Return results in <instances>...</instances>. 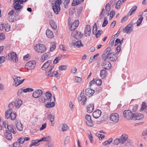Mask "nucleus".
<instances>
[{
    "instance_id": "obj_37",
    "label": "nucleus",
    "mask_w": 147,
    "mask_h": 147,
    "mask_svg": "<svg viewBox=\"0 0 147 147\" xmlns=\"http://www.w3.org/2000/svg\"><path fill=\"white\" fill-rule=\"evenodd\" d=\"M20 77H16V78H15L14 79V82L13 84V85H15L16 87L18 86V82L19 80H20Z\"/></svg>"
},
{
    "instance_id": "obj_35",
    "label": "nucleus",
    "mask_w": 147,
    "mask_h": 147,
    "mask_svg": "<svg viewBox=\"0 0 147 147\" xmlns=\"http://www.w3.org/2000/svg\"><path fill=\"white\" fill-rule=\"evenodd\" d=\"M137 8V7L136 5L133 6L128 12L127 15L131 16L133 13L136 10Z\"/></svg>"
},
{
    "instance_id": "obj_36",
    "label": "nucleus",
    "mask_w": 147,
    "mask_h": 147,
    "mask_svg": "<svg viewBox=\"0 0 147 147\" xmlns=\"http://www.w3.org/2000/svg\"><path fill=\"white\" fill-rule=\"evenodd\" d=\"M16 127L18 129L21 131L23 129V126L20 122H17L16 124Z\"/></svg>"
},
{
    "instance_id": "obj_11",
    "label": "nucleus",
    "mask_w": 147,
    "mask_h": 147,
    "mask_svg": "<svg viewBox=\"0 0 147 147\" xmlns=\"http://www.w3.org/2000/svg\"><path fill=\"white\" fill-rule=\"evenodd\" d=\"M85 119L87 120L86 122V125L90 127H92L93 126V124L92 123V121L91 119L90 116L88 114L86 115Z\"/></svg>"
},
{
    "instance_id": "obj_20",
    "label": "nucleus",
    "mask_w": 147,
    "mask_h": 147,
    "mask_svg": "<svg viewBox=\"0 0 147 147\" xmlns=\"http://www.w3.org/2000/svg\"><path fill=\"white\" fill-rule=\"evenodd\" d=\"M10 58L15 63H17L18 61V58L17 57V54L13 52H12L10 54Z\"/></svg>"
},
{
    "instance_id": "obj_21",
    "label": "nucleus",
    "mask_w": 147,
    "mask_h": 147,
    "mask_svg": "<svg viewBox=\"0 0 147 147\" xmlns=\"http://www.w3.org/2000/svg\"><path fill=\"white\" fill-rule=\"evenodd\" d=\"M128 138V136L125 134H122L121 136L120 140L121 141V144H123L125 143Z\"/></svg>"
},
{
    "instance_id": "obj_51",
    "label": "nucleus",
    "mask_w": 147,
    "mask_h": 147,
    "mask_svg": "<svg viewBox=\"0 0 147 147\" xmlns=\"http://www.w3.org/2000/svg\"><path fill=\"white\" fill-rule=\"evenodd\" d=\"M119 143H121L120 138H117L115 139L113 142V144L114 145H118Z\"/></svg>"
},
{
    "instance_id": "obj_9",
    "label": "nucleus",
    "mask_w": 147,
    "mask_h": 147,
    "mask_svg": "<svg viewBox=\"0 0 147 147\" xmlns=\"http://www.w3.org/2000/svg\"><path fill=\"white\" fill-rule=\"evenodd\" d=\"M91 32V27L89 25H87L85 28L84 35L86 37L90 36Z\"/></svg>"
},
{
    "instance_id": "obj_53",
    "label": "nucleus",
    "mask_w": 147,
    "mask_h": 147,
    "mask_svg": "<svg viewBox=\"0 0 147 147\" xmlns=\"http://www.w3.org/2000/svg\"><path fill=\"white\" fill-rule=\"evenodd\" d=\"M61 128L62 131H66L67 130V125L65 124H63L61 125Z\"/></svg>"
},
{
    "instance_id": "obj_33",
    "label": "nucleus",
    "mask_w": 147,
    "mask_h": 147,
    "mask_svg": "<svg viewBox=\"0 0 147 147\" xmlns=\"http://www.w3.org/2000/svg\"><path fill=\"white\" fill-rule=\"evenodd\" d=\"M107 74V71L106 70L102 69L100 70V76L102 79H104L105 78Z\"/></svg>"
},
{
    "instance_id": "obj_26",
    "label": "nucleus",
    "mask_w": 147,
    "mask_h": 147,
    "mask_svg": "<svg viewBox=\"0 0 147 147\" xmlns=\"http://www.w3.org/2000/svg\"><path fill=\"white\" fill-rule=\"evenodd\" d=\"M49 24L51 28L54 30L57 28V25L55 22L53 20H50L49 21Z\"/></svg>"
},
{
    "instance_id": "obj_62",
    "label": "nucleus",
    "mask_w": 147,
    "mask_h": 147,
    "mask_svg": "<svg viewBox=\"0 0 147 147\" xmlns=\"http://www.w3.org/2000/svg\"><path fill=\"white\" fill-rule=\"evenodd\" d=\"M83 8L82 6L80 7L77 10V13L78 15H80L82 11Z\"/></svg>"
},
{
    "instance_id": "obj_41",
    "label": "nucleus",
    "mask_w": 147,
    "mask_h": 147,
    "mask_svg": "<svg viewBox=\"0 0 147 147\" xmlns=\"http://www.w3.org/2000/svg\"><path fill=\"white\" fill-rule=\"evenodd\" d=\"M113 141V139L111 138H110L107 140L105 141L103 143V144L104 145H107L109 144Z\"/></svg>"
},
{
    "instance_id": "obj_34",
    "label": "nucleus",
    "mask_w": 147,
    "mask_h": 147,
    "mask_svg": "<svg viewBox=\"0 0 147 147\" xmlns=\"http://www.w3.org/2000/svg\"><path fill=\"white\" fill-rule=\"evenodd\" d=\"M16 107V109L19 108L22 103V100L20 99H18V100L15 102Z\"/></svg>"
},
{
    "instance_id": "obj_58",
    "label": "nucleus",
    "mask_w": 147,
    "mask_h": 147,
    "mask_svg": "<svg viewBox=\"0 0 147 147\" xmlns=\"http://www.w3.org/2000/svg\"><path fill=\"white\" fill-rule=\"evenodd\" d=\"M102 33V31L101 30H99L95 34L96 37L97 38H98Z\"/></svg>"
},
{
    "instance_id": "obj_23",
    "label": "nucleus",
    "mask_w": 147,
    "mask_h": 147,
    "mask_svg": "<svg viewBox=\"0 0 147 147\" xmlns=\"http://www.w3.org/2000/svg\"><path fill=\"white\" fill-rule=\"evenodd\" d=\"M58 0H56L55 1H57ZM61 3H62L64 5V7L65 9H67L69 7V3L70 0H60Z\"/></svg>"
},
{
    "instance_id": "obj_63",
    "label": "nucleus",
    "mask_w": 147,
    "mask_h": 147,
    "mask_svg": "<svg viewBox=\"0 0 147 147\" xmlns=\"http://www.w3.org/2000/svg\"><path fill=\"white\" fill-rule=\"evenodd\" d=\"M5 38V35L4 33H1L0 34V40H3Z\"/></svg>"
},
{
    "instance_id": "obj_40",
    "label": "nucleus",
    "mask_w": 147,
    "mask_h": 147,
    "mask_svg": "<svg viewBox=\"0 0 147 147\" xmlns=\"http://www.w3.org/2000/svg\"><path fill=\"white\" fill-rule=\"evenodd\" d=\"M143 19V17L142 16H141L138 19V20H137V22H136L137 26H139L141 24Z\"/></svg>"
},
{
    "instance_id": "obj_15",
    "label": "nucleus",
    "mask_w": 147,
    "mask_h": 147,
    "mask_svg": "<svg viewBox=\"0 0 147 147\" xmlns=\"http://www.w3.org/2000/svg\"><path fill=\"white\" fill-rule=\"evenodd\" d=\"M107 58L110 61L115 62L116 61V54L113 53H111L107 54Z\"/></svg>"
},
{
    "instance_id": "obj_60",
    "label": "nucleus",
    "mask_w": 147,
    "mask_h": 147,
    "mask_svg": "<svg viewBox=\"0 0 147 147\" xmlns=\"http://www.w3.org/2000/svg\"><path fill=\"white\" fill-rule=\"evenodd\" d=\"M13 146L14 147H22L20 143L18 142H17L13 144Z\"/></svg>"
},
{
    "instance_id": "obj_32",
    "label": "nucleus",
    "mask_w": 147,
    "mask_h": 147,
    "mask_svg": "<svg viewBox=\"0 0 147 147\" xmlns=\"http://www.w3.org/2000/svg\"><path fill=\"white\" fill-rule=\"evenodd\" d=\"M51 137L50 136H47L45 137H44L40 139V141L41 142L46 141L47 142H50L51 141Z\"/></svg>"
},
{
    "instance_id": "obj_57",
    "label": "nucleus",
    "mask_w": 147,
    "mask_h": 147,
    "mask_svg": "<svg viewBox=\"0 0 147 147\" xmlns=\"http://www.w3.org/2000/svg\"><path fill=\"white\" fill-rule=\"evenodd\" d=\"M30 57V55L29 54H28L24 56L23 59L25 61H27Z\"/></svg>"
},
{
    "instance_id": "obj_50",
    "label": "nucleus",
    "mask_w": 147,
    "mask_h": 147,
    "mask_svg": "<svg viewBox=\"0 0 147 147\" xmlns=\"http://www.w3.org/2000/svg\"><path fill=\"white\" fill-rule=\"evenodd\" d=\"M4 28L6 32H8L10 30V26L8 24H5Z\"/></svg>"
},
{
    "instance_id": "obj_4",
    "label": "nucleus",
    "mask_w": 147,
    "mask_h": 147,
    "mask_svg": "<svg viewBox=\"0 0 147 147\" xmlns=\"http://www.w3.org/2000/svg\"><path fill=\"white\" fill-rule=\"evenodd\" d=\"M124 116L128 120L132 119L133 118L134 114L129 110H125L123 113Z\"/></svg>"
},
{
    "instance_id": "obj_47",
    "label": "nucleus",
    "mask_w": 147,
    "mask_h": 147,
    "mask_svg": "<svg viewBox=\"0 0 147 147\" xmlns=\"http://www.w3.org/2000/svg\"><path fill=\"white\" fill-rule=\"evenodd\" d=\"M97 31V27L96 23H94V25L93 27L92 32L94 34L96 33Z\"/></svg>"
},
{
    "instance_id": "obj_19",
    "label": "nucleus",
    "mask_w": 147,
    "mask_h": 147,
    "mask_svg": "<svg viewBox=\"0 0 147 147\" xmlns=\"http://www.w3.org/2000/svg\"><path fill=\"white\" fill-rule=\"evenodd\" d=\"M101 113L100 110L97 109L93 112L92 116L94 118L97 119L100 116Z\"/></svg>"
},
{
    "instance_id": "obj_64",
    "label": "nucleus",
    "mask_w": 147,
    "mask_h": 147,
    "mask_svg": "<svg viewBox=\"0 0 147 147\" xmlns=\"http://www.w3.org/2000/svg\"><path fill=\"white\" fill-rule=\"evenodd\" d=\"M15 103L14 102H12L10 103L8 105V107L9 108H13L15 106H16Z\"/></svg>"
},
{
    "instance_id": "obj_61",
    "label": "nucleus",
    "mask_w": 147,
    "mask_h": 147,
    "mask_svg": "<svg viewBox=\"0 0 147 147\" xmlns=\"http://www.w3.org/2000/svg\"><path fill=\"white\" fill-rule=\"evenodd\" d=\"M70 137L69 136H67L65 138V144H67L69 142Z\"/></svg>"
},
{
    "instance_id": "obj_44",
    "label": "nucleus",
    "mask_w": 147,
    "mask_h": 147,
    "mask_svg": "<svg viewBox=\"0 0 147 147\" xmlns=\"http://www.w3.org/2000/svg\"><path fill=\"white\" fill-rule=\"evenodd\" d=\"M56 48V43L54 42L52 44V46L50 48V51L51 52L53 51Z\"/></svg>"
},
{
    "instance_id": "obj_3",
    "label": "nucleus",
    "mask_w": 147,
    "mask_h": 147,
    "mask_svg": "<svg viewBox=\"0 0 147 147\" xmlns=\"http://www.w3.org/2000/svg\"><path fill=\"white\" fill-rule=\"evenodd\" d=\"M34 49L36 51L39 53H44L47 50V48L45 46L41 44H36L34 47Z\"/></svg>"
},
{
    "instance_id": "obj_48",
    "label": "nucleus",
    "mask_w": 147,
    "mask_h": 147,
    "mask_svg": "<svg viewBox=\"0 0 147 147\" xmlns=\"http://www.w3.org/2000/svg\"><path fill=\"white\" fill-rule=\"evenodd\" d=\"M122 4L121 1V0H119L116 3L115 6L116 9H119L120 7L121 4Z\"/></svg>"
},
{
    "instance_id": "obj_49",
    "label": "nucleus",
    "mask_w": 147,
    "mask_h": 147,
    "mask_svg": "<svg viewBox=\"0 0 147 147\" xmlns=\"http://www.w3.org/2000/svg\"><path fill=\"white\" fill-rule=\"evenodd\" d=\"M107 17H105L104 18V21L102 25V27L105 26L108 23V21L107 20Z\"/></svg>"
},
{
    "instance_id": "obj_39",
    "label": "nucleus",
    "mask_w": 147,
    "mask_h": 147,
    "mask_svg": "<svg viewBox=\"0 0 147 147\" xmlns=\"http://www.w3.org/2000/svg\"><path fill=\"white\" fill-rule=\"evenodd\" d=\"M81 3L80 0H74L72 3V6H75Z\"/></svg>"
},
{
    "instance_id": "obj_31",
    "label": "nucleus",
    "mask_w": 147,
    "mask_h": 147,
    "mask_svg": "<svg viewBox=\"0 0 147 147\" xmlns=\"http://www.w3.org/2000/svg\"><path fill=\"white\" fill-rule=\"evenodd\" d=\"M72 45L74 46L76 45L78 48H80L83 46L80 40H78L76 42H73Z\"/></svg>"
},
{
    "instance_id": "obj_27",
    "label": "nucleus",
    "mask_w": 147,
    "mask_h": 147,
    "mask_svg": "<svg viewBox=\"0 0 147 147\" xmlns=\"http://www.w3.org/2000/svg\"><path fill=\"white\" fill-rule=\"evenodd\" d=\"M95 92L94 90H92L91 88H88L85 90V94L87 96L92 95Z\"/></svg>"
},
{
    "instance_id": "obj_18",
    "label": "nucleus",
    "mask_w": 147,
    "mask_h": 147,
    "mask_svg": "<svg viewBox=\"0 0 147 147\" xmlns=\"http://www.w3.org/2000/svg\"><path fill=\"white\" fill-rule=\"evenodd\" d=\"M18 13H16V11L14 15H13L12 16H10L9 17V18H11V19H12V20L11 21V22H16L20 19V17L18 14Z\"/></svg>"
},
{
    "instance_id": "obj_8",
    "label": "nucleus",
    "mask_w": 147,
    "mask_h": 147,
    "mask_svg": "<svg viewBox=\"0 0 147 147\" xmlns=\"http://www.w3.org/2000/svg\"><path fill=\"white\" fill-rule=\"evenodd\" d=\"M102 68L106 70L110 69L111 67V64L108 61H103L101 64Z\"/></svg>"
},
{
    "instance_id": "obj_5",
    "label": "nucleus",
    "mask_w": 147,
    "mask_h": 147,
    "mask_svg": "<svg viewBox=\"0 0 147 147\" xmlns=\"http://www.w3.org/2000/svg\"><path fill=\"white\" fill-rule=\"evenodd\" d=\"M109 118L111 121L115 123L118 122L119 120V115L117 113H113L111 114Z\"/></svg>"
},
{
    "instance_id": "obj_12",
    "label": "nucleus",
    "mask_w": 147,
    "mask_h": 147,
    "mask_svg": "<svg viewBox=\"0 0 147 147\" xmlns=\"http://www.w3.org/2000/svg\"><path fill=\"white\" fill-rule=\"evenodd\" d=\"M144 117L143 114L140 113H136L134 114L133 119L134 120H141L143 119Z\"/></svg>"
},
{
    "instance_id": "obj_55",
    "label": "nucleus",
    "mask_w": 147,
    "mask_h": 147,
    "mask_svg": "<svg viewBox=\"0 0 147 147\" xmlns=\"http://www.w3.org/2000/svg\"><path fill=\"white\" fill-rule=\"evenodd\" d=\"M61 57L60 56H58L53 61V63L56 64L58 63L59 60H60Z\"/></svg>"
},
{
    "instance_id": "obj_1",
    "label": "nucleus",
    "mask_w": 147,
    "mask_h": 147,
    "mask_svg": "<svg viewBox=\"0 0 147 147\" xmlns=\"http://www.w3.org/2000/svg\"><path fill=\"white\" fill-rule=\"evenodd\" d=\"M45 96L47 97L46 100L48 102L45 105V107L47 108H49L55 106V103L54 102L50 103L52 100V94L50 92H47L45 93Z\"/></svg>"
},
{
    "instance_id": "obj_6",
    "label": "nucleus",
    "mask_w": 147,
    "mask_h": 147,
    "mask_svg": "<svg viewBox=\"0 0 147 147\" xmlns=\"http://www.w3.org/2000/svg\"><path fill=\"white\" fill-rule=\"evenodd\" d=\"M36 63V61L32 60L27 62L25 65V67L28 69H32L35 67Z\"/></svg>"
},
{
    "instance_id": "obj_14",
    "label": "nucleus",
    "mask_w": 147,
    "mask_h": 147,
    "mask_svg": "<svg viewBox=\"0 0 147 147\" xmlns=\"http://www.w3.org/2000/svg\"><path fill=\"white\" fill-rule=\"evenodd\" d=\"M134 24L133 23L132 24V22H131L130 23L128 24L123 29V33L126 32L128 34L131 30L132 29V28H131L133 27V25Z\"/></svg>"
},
{
    "instance_id": "obj_52",
    "label": "nucleus",
    "mask_w": 147,
    "mask_h": 147,
    "mask_svg": "<svg viewBox=\"0 0 147 147\" xmlns=\"http://www.w3.org/2000/svg\"><path fill=\"white\" fill-rule=\"evenodd\" d=\"M33 91V89L30 88H28L26 89H23V92L25 93L27 92H31L32 91Z\"/></svg>"
},
{
    "instance_id": "obj_25",
    "label": "nucleus",
    "mask_w": 147,
    "mask_h": 147,
    "mask_svg": "<svg viewBox=\"0 0 147 147\" xmlns=\"http://www.w3.org/2000/svg\"><path fill=\"white\" fill-rule=\"evenodd\" d=\"M94 109V105L90 104L87 106V111L88 113H92Z\"/></svg>"
},
{
    "instance_id": "obj_38",
    "label": "nucleus",
    "mask_w": 147,
    "mask_h": 147,
    "mask_svg": "<svg viewBox=\"0 0 147 147\" xmlns=\"http://www.w3.org/2000/svg\"><path fill=\"white\" fill-rule=\"evenodd\" d=\"M76 34L74 35V37L77 39H78L82 37V36H80V32L78 31H76Z\"/></svg>"
},
{
    "instance_id": "obj_30",
    "label": "nucleus",
    "mask_w": 147,
    "mask_h": 147,
    "mask_svg": "<svg viewBox=\"0 0 147 147\" xmlns=\"http://www.w3.org/2000/svg\"><path fill=\"white\" fill-rule=\"evenodd\" d=\"M54 68V66H51V68H49V69H46L45 71V75L47 76H50L51 75V71Z\"/></svg>"
},
{
    "instance_id": "obj_17",
    "label": "nucleus",
    "mask_w": 147,
    "mask_h": 147,
    "mask_svg": "<svg viewBox=\"0 0 147 147\" xmlns=\"http://www.w3.org/2000/svg\"><path fill=\"white\" fill-rule=\"evenodd\" d=\"M51 55L50 53L49 52L45 53L41 57V61L43 62L45 60L49 59L51 57Z\"/></svg>"
},
{
    "instance_id": "obj_46",
    "label": "nucleus",
    "mask_w": 147,
    "mask_h": 147,
    "mask_svg": "<svg viewBox=\"0 0 147 147\" xmlns=\"http://www.w3.org/2000/svg\"><path fill=\"white\" fill-rule=\"evenodd\" d=\"M60 74H58L57 71H54L53 72L51 75V77H59L60 76Z\"/></svg>"
},
{
    "instance_id": "obj_59",
    "label": "nucleus",
    "mask_w": 147,
    "mask_h": 147,
    "mask_svg": "<svg viewBox=\"0 0 147 147\" xmlns=\"http://www.w3.org/2000/svg\"><path fill=\"white\" fill-rule=\"evenodd\" d=\"M18 141L20 144H23L25 142V140L24 138L21 137L18 139Z\"/></svg>"
},
{
    "instance_id": "obj_2",
    "label": "nucleus",
    "mask_w": 147,
    "mask_h": 147,
    "mask_svg": "<svg viewBox=\"0 0 147 147\" xmlns=\"http://www.w3.org/2000/svg\"><path fill=\"white\" fill-rule=\"evenodd\" d=\"M61 4V0H58L57 1H55L54 3L52 4L53 9L56 14H58L59 12L61 10L60 5Z\"/></svg>"
},
{
    "instance_id": "obj_16",
    "label": "nucleus",
    "mask_w": 147,
    "mask_h": 147,
    "mask_svg": "<svg viewBox=\"0 0 147 147\" xmlns=\"http://www.w3.org/2000/svg\"><path fill=\"white\" fill-rule=\"evenodd\" d=\"M79 21L78 20H76L70 27V29L71 31L75 30L78 26L79 24Z\"/></svg>"
},
{
    "instance_id": "obj_45",
    "label": "nucleus",
    "mask_w": 147,
    "mask_h": 147,
    "mask_svg": "<svg viewBox=\"0 0 147 147\" xmlns=\"http://www.w3.org/2000/svg\"><path fill=\"white\" fill-rule=\"evenodd\" d=\"M48 118H49L51 123L54 121V116L52 114H49L48 115Z\"/></svg>"
},
{
    "instance_id": "obj_13",
    "label": "nucleus",
    "mask_w": 147,
    "mask_h": 147,
    "mask_svg": "<svg viewBox=\"0 0 147 147\" xmlns=\"http://www.w3.org/2000/svg\"><path fill=\"white\" fill-rule=\"evenodd\" d=\"M14 9L16 10V13H18L20 12V9H22L23 6L19 4V2L14 3H13Z\"/></svg>"
},
{
    "instance_id": "obj_29",
    "label": "nucleus",
    "mask_w": 147,
    "mask_h": 147,
    "mask_svg": "<svg viewBox=\"0 0 147 147\" xmlns=\"http://www.w3.org/2000/svg\"><path fill=\"white\" fill-rule=\"evenodd\" d=\"M40 140H32V143L30 144L29 147H31L33 146H37L40 144V142H41L39 141Z\"/></svg>"
},
{
    "instance_id": "obj_43",
    "label": "nucleus",
    "mask_w": 147,
    "mask_h": 147,
    "mask_svg": "<svg viewBox=\"0 0 147 147\" xmlns=\"http://www.w3.org/2000/svg\"><path fill=\"white\" fill-rule=\"evenodd\" d=\"M11 119L12 120H14L16 117V114L15 112L11 113L10 115Z\"/></svg>"
},
{
    "instance_id": "obj_10",
    "label": "nucleus",
    "mask_w": 147,
    "mask_h": 147,
    "mask_svg": "<svg viewBox=\"0 0 147 147\" xmlns=\"http://www.w3.org/2000/svg\"><path fill=\"white\" fill-rule=\"evenodd\" d=\"M42 94V90L38 89L35 91L33 93L32 96L35 98H38L40 97Z\"/></svg>"
},
{
    "instance_id": "obj_42",
    "label": "nucleus",
    "mask_w": 147,
    "mask_h": 147,
    "mask_svg": "<svg viewBox=\"0 0 147 147\" xmlns=\"http://www.w3.org/2000/svg\"><path fill=\"white\" fill-rule=\"evenodd\" d=\"M105 13V10L104 8L102 9V11L99 15V18L100 19H102L104 16V14Z\"/></svg>"
},
{
    "instance_id": "obj_7",
    "label": "nucleus",
    "mask_w": 147,
    "mask_h": 147,
    "mask_svg": "<svg viewBox=\"0 0 147 147\" xmlns=\"http://www.w3.org/2000/svg\"><path fill=\"white\" fill-rule=\"evenodd\" d=\"M51 66H54L52 63V61L49 60L46 62L41 67L43 70H45L46 69L51 68Z\"/></svg>"
},
{
    "instance_id": "obj_24",
    "label": "nucleus",
    "mask_w": 147,
    "mask_h": 147,
    "mask_svg": "<svg viewBox=\"0 0 147 147\" xmlns=\"http://www.w3.org/2000/svg\"><path fill=\"white\" fill-rule=\"evenodd\" d=\"M7 129H6L5 131H7L9 132H11L13 134L16 133V131L14 130L13 129V126L12 125H7Z\"/></svg>"
},
{
    "instance_id": "obj_22",
    "label": "nucleus",
    "mask_w": 147,
    "mask_h": 147,
    "mask_svg": "<svg viewBox=\"0 0 147 147\" xmlns=\"http://www.w3.org/2000/svg\"><path fill=\"white\" fill-rule=\"evenodd\" d=\"M46 34L48 38H52L54 36L53 32L49 29L47 30Z\"/></svg>"
},
{
    "instance_id": "obj_28",
    "label": "nucleus",
    "mask_w": 147,
    "mask_h": 147,
    "mask_svg": "<svg viewBox=\"0 0 147 147\" xmlns=\"http://www.w3.org/2000/svg\"><path fill=\"white\" fill-rule=\"evenodd\" d=\"M4 135L6 138L8 140H11L12 138L11 133L9 131H5Z\"/></svg>"
},
{
    "instance_id": "obj_56",
    "label": "nucleus",
    "mask_w": 147,
    "mask_h": 147,
    "mask_svg": "<svg viewBox=\"0 0 147 147\" xmlns=\"http://www.w3.org/2000/svg\"><path fill=\"white\" fill-rule=\"evenodd\" d=\"M67 66L66 65H61L59 67V69L61 70H65L67 69Z\"/></svg>"
},
{
    "instance_id": "obj_54",
    "label": "nucleus",
    "mask_w": 147,
    "mask_h": 147,
    "mask_svg": "<svg viewBox=\"0 0 147 147\" xmlns=\"http://www.w3.org/2000/svg\"><path fill=\"white\" fill-rule=\"evenodd\" d=\"M111 5L109 3L107 4L105 7V11H110L111 9Z\"/></svg>"
}]
</instances>
